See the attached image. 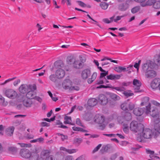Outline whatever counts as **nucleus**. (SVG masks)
Listing matches in <instances>:
<instances>
[{"label": "nucleus", "mask_w": 160, "mask_h": 160, "mask_svg": "<svg viewBox=\"0 0 160 160\" xmlns=\"http://www.w3.org/2000/svg\"><path fill=\"white\" fill-rule=\"evenodd\" d=\"M151 102L152 104L157 107H152V111L151 112V104L149 103L148 105L146 107L145 113L146 114L150 113V115L153 117H157L160 112V103L155 100L152 101Z\"/></svg>", "instance_id": "nucleus-1"}, {"label": "nucleus", "mask_w": 160, "mask_h": 160, "mask_svg": "<svg viewBox=\"0 0 160 160\" xmlns=\"http://www.w3.org/2000/svg\"><path fill=\"white\" fill-rule=\"evenodd\" d=\"M143 128V125L135 121H132L130 125V130L134 132L140 133Z\"/></svg>", "instance_id": "nucleus-2"}, {"label": "nucleus", "mask_w": 160, "mask_h": 160, "mask_svg": "<svg viewBox=\"0 0 160 160\" xmlns=\"http://www.w3.org/2000/svg\"><path fill=\"white\" fill-rule=\"evenodd\" d=\"M104 117L99 114L96 115L94 118V122L99 125V129L101 130H103L105 128V125L104 123Z\"/></svg>", "instance_id": "nucleus-3"}, {"label": "nucleus", "mask_w": 160, "mask_h": 160, "mask_svg": "<svg viewBox=\"0 0 160 160\" xmlns=\"http://www.w3.org/2000/svg\"><path fill=\"white\" fill-rule=\"evenodd\" d=\"M111 88L114 89L119 92H123V93L127 97L132 96L133 95V93L131 92V91H125V88L123 87H114L112 86Z\"/></svg>", "instance_id": "nucleus-4"}, {"label": "nucleus", "mask_w": 160, "mask_h": 160, "mask_svg": "<svg viewBox=\"0 0 160 160\" xmlns=\"http://www.w3.org/2000/svg\"><path fill=\"white\" fill-rule=\"evenodd\" d=\"M5 93L7 97L11 99L15 98L17 96V92L14 90L11 89L6 90Z\"/></svg>", "instance_id": "nucleus-5"}, {"label": "nucleus", "mask_w": 160, "mask_h": 160, "mask_svg": "<svg viewBox=\"0 0 160 160\" xmlns=\"http://www.w3.org/2000/svg\"><path fill=\"white\" fill-rule=\"evenodd\" d=\"M142 135L143 137L146 139H149L151 138L152 136V132L151 130L150 129H143Z\"/></svg>", "instance_id": "nucleus-6"}, {"label": "nucleus", "mask_w": 160, "mask_h": 160, "mask_svg": "<svg viewBox=\"0 0 160 160\" xmlns=\"http://www.w3.org/2000/svg\"><path fill=\"white\" fill-rule=\"evenodd\" d=\"M21 156L25 158H28L31 156V153L30 151L27 149L23 148L21 149L20 152Z\"/></svg>", "instance_id": "nucleus-7"}, {"label": "nucleus", "mask_w": 160, "mask_h": 160, "mask_svg": "<svg viewBox=\"0 0 160 160\" xmlns=\"http://www.w3.org/2000/svg\"><path fill=\"white\" fill-rule=\"evenodd\" d=\"M134 90L135 92H138L140 91V87L141 85V82L136 79H134L133 82Z\"/></svg>", "instance_id": "nucleus-8"}, {"label": "nucleus", "mask_w": 160, "mask_h": 160, "mask_svg": "<svg viewBox=\"0 0 160 160\" xmlns=\"http://www.w3.org/2000/svg\"><path fill=\"white\" fill-rule=\"evenodd\" d=\"M145 77L148 78H152L156 77V72L150 68L146 71L145 72Z\"/></svg>", "instance_id": "nucleus-9"}, {"label": "nucleus", "mask_w": 160, "mask_h": 160, "mask_svg": "<svg viewBox=\"0 0 160 160\" xmlns=\"http://www.w3.org/2000/svg\"><path fill=\"white\" fill-rule=\"evenodd\" d=\"M108 102V99L105 95L102 94L99 95L98 98V102L102 105H105Z\"/></svg>", "instance_id": "nucleus-10"}, {"label": "nucleus", "mask_w": 160, "mask_h": 160, "mask_svg": "<svg viewBox=\"0 0 160 160\" xmlns=\"http://www.w3.org/2000/svg\"><path fill=\"white\" fill-rule=\"evenodd\" d=\"M72 85V82L69 79L64 80L62 84V87L65 89H70Z\"/></svg>", "instance_id": "nucleus-11"}, {"label": "nucleus", "mask_w": 160, "mask_h": 160, "mask_svg": "<svg viewBox=\"0 0 160 160\" xmlns=\"http://www.w3.org/2000/svg\"><path fill=\"white\" fill-rule=\"evenodd\" d=\"M160 83V79L158 78L154 79L151 83V87L153 89H156L159 87Z\"/></svg>", "instance_id": "nucleus-12"}, {"label": "nucleus", "mask_w": 160, "mask_h": 160, "mask_svg": "<svg viewBox=\"0 0 160 160\" xmlns=\"http://www.w3.org/2000/svg\"><path fill=\"white\" fill-rule=\"evenodd\" d=\"M18 90L22 94H25L28 91V87L26 84H22L19 87Z\"/></svg>", "instance_id": "nucleus-13"}, {"label": "nucleus", "mask_w": 160, "mask_h": 160, "mask_svg": "<svg viewBox=\"0 0 160 160\" xmlns=\"http://www.w3.org/2000/svg\"><path fill=\"white\" fill-rule=\"evenodd\" d=\"M91 74L90 70L87 69L83 70L82 73V77L84 79H87Z\"/></svg>", "instance_id": "nucleus-14"}, {"label": "nucleus", "mask_w": 160, "mask_h": 160, "mask_svg": "<svg viewBox=\"0 0 160 160\" xmlns=\"http://www.w3.org/2000/svg\"><path fill=\"white\" fill-rule=\"evenodd\" d=\"M65 72L62 69H58L56 72V76L58 79L63 78L65 75Z\"/></svg>", "instance_id": "nucleus-15"}, {"label": "nucleus", "mask_w": 160, "mask_h": 160, "mask_svg": "<svg viewBox=\"0 0 160 160\" xmlns=\"http://www.w3.org/2000/svg\"><path fill=\"white\" fill-rule=\"evenodd\" d=\"M145 109L137 108L134 109L133 113L136 116H140L142 115L144 112Z\"/></svg>", "instance_id": "nucleus-16"}, {"label": "nucleus", "mask_w": 160, "mask_h": 160, "mask_svg": "<svg viewBox=\"0 0 160 160\" xmlns=\"http://www.w3.org/2000/svg\"><path fill=\"white\" fill-rule=\"evenodd\" d=\"M33 102L30 99H24L22 102L23 105L27 108L31 107L33 104Z\"/></svg>", "instance_id": "nucleus-17"}, {"label": "nucleus", "mask_w": 160, "mask_h": 160, "mask_svg": "<svg viewBox=\"0 0 160 160\" xmlns=\"http://www.w3.org/2000/svg\"><path fill=\"white\" fill-rule=\"evenodd\" d=\"M121 77V76L120 75L113 74H111L106 77L108 79L112 80H118Z\"/></svg>", "instance_id": "nucleus-18"}, {"label": "nucleus", "mask_w": 160, "mask_h": 160, "mask_svg": "<svg viewBox=\"0 0 160 160\" xmlns=\"http://www.w3.org/2000/svg\"><path fill=\"white\" fill-rule=\"evenodd\" d=\"M14 129L15 128L13 126L9 127L5 130V133L8 136H11L13 134Z\"/></svg>", "instance_id": "nucleus-19"}, {"label": "nucleus", "mask_w": 160, "mask_h": 160, "mask_svg": "<svg viewBox=\"0 0 160 160\" xmlns=\"http://www.w3.org/2000/svg\"><path fill=\"white\" fill-rule=\"evenodd\" d=\"M129 5L127 3H122L118 6V9L122 11H126L128 8Z\"/></svg>", "instance_id": "nucleus-20"}, {"label": "nucleus", "mask_w": 160, "mask_h": 160, "mask_svg": "<svg viewBox=\"0 0 160 160\" xmlns=\"http://www.w3.org/2000/svg\"><path fill=\"white\" fill-rule=\"evenodd\" d=\"M97 103V100L94 98L89 99L88 102V105L90 107H93Z\"/></svg>", "instance_id": "nucleus-21"}, {"label": "nucleus", "mask_w": 160, "mask_h": 160, "mask_svg": "<svg viewBox=\"0 0 160 160\" xmlns=\"http://www.w3.org/2000/svg\"><path fill=\"white\" fill-rule=\"evenodd\" d=\"M36 94V93L34 91H30L27 92L26 96L28 99H31L34 98Z\"/></svg>", "instance_id": "nucleus-22"}, {"label": "nucleus", "mask_w": 160, "mask_h": 160, "mask_svg": "<svg viewBox=\"0 0 160 160\" xmlns=\"http://www.w3.org/2000/svg\"><path fill=\"white\" fill-rule=\"evenodd\" d=\"M73 65L74 68L77 69H79L82 67V63L78 60L75 61Z\"/></svg>", "instance_id": "nucleus-23"}, {"label": "nucleus", "mask_w": 160, "mask_h": 160, "mask_svg": "<svg viewBox=\"0 0 160 160\" xmlns=\"http://www.w3.org/2000/svg\"><path fill=\"white\" fill-rule=\"evenodd\" d=\"M63 66L62 62L61 61H57L54 62V67L56 68H61Z\"/></svg>", "instance_id": "nucleus-24"}, {"label": "nucleus", "mask_w": 160, "mask_h": 160, "mask_svg": "<svg viewBox=\"0 0 160 160\" xmlns=\"http://www.w3.org/2000/svg\"><path fill=\"white\" fill-rule=\"evenodd\" d=\"M97 75V73L94 72L92 74L91 78L88 79V82L89 84H91L96 79Z\"/></svg>", "instance_id": "nucleus-25"}, {"label": "nucleus", "mask_w": 160, "mask_h": 160, "mask_svg": "<svg viewBox=\"0 0 160 160\" xmlns=\"http://www.w3.org/2000/svg\"><path fill=\"white\" fill-rule=\"evenodd\" d=\"M123 119L126 121H129L132 119V116L131 113L128 112H125L123 116Z\"/></svg>", "instance_id": "nucleus-26"}, {"label": "nucleus", "mask_w": 160, "mask_h": 160, "mask_svg": "<svg viewBox=\"0 0 160 160\" xmlns=\"http://www.w3.org/2000/svg\"><path fill=\"white\" fill-rule=\"evenodd\" d=\"M156 0H148L147 1L145 4H142V6L143 7H145L147 6H151L153 5L155 2Z\"/></svg>", "instance_id": "nucleus-27"}, {"label": "nucleus", "mask_w": 160, "mask_h": 160, "mask_svg": "<svg viewBox=\"0 0 160 160\" xmlns=\"http://www.w3.org/2000/svg\"><path fill=\"white\" fill-rule=\"evenodd\" d=\"M50 153V151L48 150H43L41 153V155L42 157H48Z\"/></svg>", "instance_id": "nucleus-28"}, {"label": "nucleus", "mask_w": 160, "mask_h": 160, "mask_svg": "<svg viewBox=\"0 0 160 160\" xmlns=\"http://www.w3.org/2000/svg\"><path fill=\"white\" fill-rule=\"evenodd\" d=\"M49 80L52 82H56L58 80V77L56 76V74H52L49 77Z\"/></svg>", "instance_id": "nucleus-29"}, {"label": "nucleus", "mask_w": 160, "mask_h": 160, "mask_svg": "<svg viewBox=\"0 0 160 160\" xmlns=\"http://www.w3.org/2000/svg\"><path fill=\"white\" fill-rule=\"evenodd\" d=\"M65 121L64 122V123L65 124H70L72 125H73L71 122L72 121L71 118L70 117L66 116L64 118Z\"/></svg>", "instance_id": "nucleus-30"}, {"label": "nucleus", "mask_w": 160, "mask_h": 160, "mask_svg": "<svg viewBox=\"0 0 160 160\" xmlns=\"http://www.w3.org/2000/svg\"><path fill=\"white\" fill-rule=\"evenodd\" d=\"M39 155L37 153H31L30 158V160H37L39 158Z\"/></svg>", "instance_id": "nucleus-31"}, {"label": "nucleus", "mask_w": 160, "mask_h": 160, "mask_svg": "<svg viewBox=\"0 0 160 160\" xmlns=\"http://www.w3.org/2000/svg\"><path fill=\"white\" fill-rule=\"evenodd\" d=\"M126 68L123 67L119 66L118 67H115L114 70L118 72H121L126 71Z\"/></svg>", "instance_id": "nucleus-32"}, {"label": "nucleus", "mask_w": 160, "mask_h": 160, "mask_svg": "<svg viewBox=\"0 0 160 160\" xmlns=\"http://www.w3.org/2000/svg\"><path fill=\"white\" fill-rule=\"evenodd\" d=\"M72 129L73 130L76 131H80L82 132H87L88 131L85 129H84L82 128L79 127H73L72 128Z\"/></svg>", "instance_id": "nucleus-33"}, {"label": "nucleus", "mask_w": 160, "mask_h": 160, "mask_svg": "<svg viewBox=\"0 0 160 160\" xmlns=\"http://www.w3.org/2000/svg\"><path fill=\"white\" fill-rule=\"evenodd\" d=\"M149 101V98L148 97H146L142 99V102L141 103L142 106H143L148 103Z\"/></svg>", "instance_id": "nucleus-34"}, {"label": "nucleus", "mask_w": 160, "mask_h": 160, "mask_svg": "<svg viewBox=\"0 0 160 160\" xmlns=\"http://www.w3.org/2000/svg\"><path fill=\"white\" fill-rule=\"evenodd\" d=\"M8 150L10 152L12 153H16L18 151V149L16 147H8Z\"/></svg>", "instance_id": "nucleus-35"}, {"label": "nucleus", "mask_w": 160, "mask_h": 160, "mask_svg": "<svg viewBox=\"0 0 160 160\" xmlns=\"http://www.w3.org/2000/svg\"><path fill=\"white\" fill-rule=\"evenodd\" d=\"M146 152L147 154H149V157L150 158H152L153 157V155L154 154V151H152L149 149H146Z\"/></svg>", "instance_id": "nucleus-36"}, {"label": "nucleus", "mask_w": 160, "mask_h": 160, "mask_svg": "<svg viewBox=\"0 0 160 160\" xmlns=\"http://www.w3.org/2000/svg\"><path fill=\"white\" fill-rule=\"evenodd\" d=\"M100 6L101 8L103 9H107L108 6V4L105 2H102L100 3Z\"/></svg>", "instance_id": "nucleus-37"}, {"label": "nucleus", "mask_w": 160, "mask_h": 160, "mask_svg": "<svg viewBox=\"0 0 160 160\" xmlns=\"http://www.w3.org/2000/svg\"><path fill=\"white\" fill-rule=\"evenodd\" d=\"M128 102H124L121 105V108L123 110H128Z\"/></svg>", "instance_id": "nucleus-38"}, {"label": "nucleus", "mask_w": 160, "mask_h": 160, "mask_svg": "<svg viewBox=\"0 0 160 160\" xmlns=\"http://www.w3.org/2000/svg\"><path fill=\"white\" fill-rule=\"evenodd\" d=\"M142 69L143 72L144 73L149 70L150 68H149V66L147 63H144L142 66Z\"/></svg>", "instance_id": "nucleus-39"}, {"label": "nucleus", "mask_w": 160, "mask_h": 160, "mask_svg": "<svg viewBox=\"0 0 160 160\" xmlns=\"http://www.w3.org/2000/svg\"><path fill=\"white\" fill-rule=\"evenodd\" d=\"M153 7L156 9L160 8V1L156 2L154 4L153 6Z\"/></svg>", "instance_id": "nucleus-40"}, {"label": "nucleus", "mask_w": 160, "mask_h": 160, "mask_svg": "<svg viewBox=\"0 0 160 160\" xmlns=\"http://www.w3.org/2000/svg\"><path fill=\"white\" fill-rule=\"evenodd\" d=\"M140 8L139 6H136L131 9V12L133 13H135L140 10Z\"/></svg>", "instance_id": "nucleus-41"}, {"label": "nucleus", "mask_w": 160, "mask_h": 160, "mask_svg": "<svg viewBox=\"0 0 160 160\" xmlns=\"http://www.w3.org/2000/svg\"><path fill=\"white\" fill-rule=\"evenodd\" d=\"M28 89H29L30 90V91H34L35 90L37 89L36 86L35 84H29L28 85Z\"/></svg>", "instance_id": "nucleus-42"}, {"label": "nucleus", "mask_w": 160, "mask_h": 160, "mask_svg": "<svg viewBox=\"0 0 160 160\" xmlns=\"http://www.w3.org/2000/svg\"><path fill=\"white\" fill-rule=\"evenodd\" d=\"M110 96L112 99L115 100H119L120 98L119 96L115 94H112Z\"/></svg>", "instance_id": "nucleus-43"}, {"label": "nucleus", "mask_w": 160, "mask_h": 160, "mask_svg": "<svg viewBox=\"0 0 160 160\" xmlns=\"http://www.w3.org/2000/svg\"><path fill=\"white\" fill-rule=\"evenodd\" d=\"M76 123L77 125L80 126L84 128H85V127L84 125H83L82 123V122L81 120L79 118H78L77 119Z\"/></svg>", "instance_id": "nucleus-44"}, {"label": "nucleus", "mask_w": 160, "mask_h": 160, "mask_svg": "<svg viewBox=\"0 0 160 160\" xmlns=\"http://www.w3.org/2000/svg\"><path fill=\"white\" fill-rule=\"evenodd\" d=\"M44 140V139L42 138H40L37 139L31 140L30 142L32 143L36 142H41Z\"/></svg>", "instance_id": "nucleus-45"}, {"label": "nucleus", "mask_w": 160, "mask_h": 160, "mask_svg": "<svg viewBox=\"0 0 160 160\" xmlns=\"http://www.w3.org/2000/svg\"><path fill=\"white\" fill-rule=\"evenodd\" d=\"M109 148V145H108L103 146L102 147L101 151L103 152H106L107 151Z\"/></svg>", "instance_id": "nucleus-46"}, {"label": "nucleus", "mask_w": 160, "mask_h": 160, "mask_svg": "<svg viewBox=\"0 0 160 160\" xmlns=\"http://www.w3.org/2000/svg\"><path fill=\"white\" fill-rule=\"evenodd\" d=\"M82 141V138H77L74 139L73 142L75 144H78L80 143Z\"/></svg>", "instance_id": "nucleus-47"}, {"label": "nucleus", "mask_w": 160, "mask_h": 160, "mask_svg": "<svg viewBox=\"0 0 160 160\" xmlns=\"http://www.w3.org/2000/svg\"><path fill=\"white\" fill-rule=\"evenodd\" d=\"M104 82V79L102 78L99 77V78L97 81L96 84L97 85L103 84Z\"/></svg>", "instance_id": "nucleus-48"}, {"label": "nucleus", "mask_w": 160, "mask_h": 160, "mask_svg": "<svg viewBox=\"0 0 160 160\" xmlns=\"http://www.w3.org/2000/svg\"><path fill=\"white\" fill-rule=\"evenodd\" d=\"M108 71H105V72H101L100 73V78H105V77L106 76V75H108Z\"/></svg>", "instance_id": "nucleus-49"}, {"label": "nucleus", "mask_w": 160, "mask_h": 160, "mask_svg": "<svg viewBox=\"0 0 160 160\" xmlns=\"http://www.w3.org/2000/svg\"><path fill=\"white\" fill-rule=\"evenodd\" d=\"M73 58L72 57H68L67 59V62L68 64H71L73 62Z\"/></svg>", "instance_id": "nucleus-50"}, {"label": "nucleus", "mask_w": 160, "mask_h": 160, "mask_svg": "<svg viewBox=\"0 0 160 160\" xmlns=\"http://www.w3.org/2000/svg\"><path fill=\"white\" fill-rule=\"evenodd\" d=\"M102 146V144H98V146H97L96 147H95L92 152V153H94L96 152H97L98 151V150Z\"/></svg>", "instance_id": "nucleus-51"}, {"label": "nucleus", "mask_w": 160, "mask_h": 160, "mask_svg": "<svg viewBox=\"0 0 160 160\" xmlns=\"http://www.w3.org/2000/svg\"><path fill=\"white\" fill-rule=\"evenodd\" d=\"M78 150L76 149H68L67 152L69 154H72L76 152Z\"/></svg>", "instance_id": "nucleus-52"}, {"label": "nucleus", "mask_w": 160, "mask_h": 160, "mask_svg": "<svg viewBox=\"0 0 160 160\" xmlns=\"http://www.w3.org/2000/svg\"><path fill=\"white\" fill-rule=\"evenodd\" d=\"M77 2L79 6L82 7H85L87 6L86 5L85 3L81 1H77Z\"/></svg>", "instance_id": "nucleus-53"}, {"label": "nucleus", "mask_w": 160, "mask_h": 160, "mask_svg": "<svg viewBox=\"0 0 160 160\" xmlns=\"http://www.w3.org/2000/svg\"><path fill=\"white\" fill-rule=\"evenodd\" d=\"M16 78V77H14L12 78H9V79L5 81L3 83L1 84L2 85H4L5 84H6V83H7V82H8L10 81H12V80H14Z\"/></svg>", "instance_id": "nucleus-54"}, {"label": "nucleus", "mask_w": 160, "mask_h": 160, "mask_svg": "<svg viewBox=\"0 0 160 160\" xmlns=\"http://www.w3.org/2000/svg\"><path fill=\"white\" fill-rule=\"evenodd\" d=\"M48 94L52 98V100L54 101H56L58 99L56 98H53L52 97L53 95L52 94V93L50 91H48Z\"/></svg>", "instance_id": "nucleus-55"}, {"label": "nucleus", "mask_w": 160, "mask_h": 160, "mask_svg": "<svg viewBox=\"0 0 160 160\" xmlns=\"http://www.w3.org/2000/svg\"><path fill=\"white\" fill-rule=\"evenodd\" d=\"M80 89L79 87L76 86H71L70 89L71 90H75L76 91H78Z\"/></svg>", "instance_id": "nucleus-56"}, {"label": "nucleus", "mask_w": 160, "mask_h": 160, "mask_svg": "<svg viewBox=\"0 0 160 160\" xmlns=\"http://www.w3.org/2000/svg\"><path fill=\"white\" fill-rule=\"evenodd\" d=\"M134 108V106L133 104L131 103H128V109H129L130 110H132Z\"/></svg>", "instance_id": "nucleus-57"}, {"label": "nucleus", "mask_w": 160, "mask_h": 160, "mask_svg": "<svg viewBox=\"0 0 160 160\" xmlns=\"http://www.w3.org/2000/svg\"><path fill=\"white\" fill-rule=\"evenodd\" d=\"M5 98L1 95H0V103L2 105H4Z\"/></svg>", "instance_id": "nucleus-58"}, {"label": "nucleus", "mask_w": 160, "mask_h": 160, "mask_svg": "<svg viewBox=\"0 0 160 160\" xmlns=\"http://www.w3.org/2000/svg\"><path fill=\"white\" fill-rule=\"evenodd\" d=\"M131 84V82H123L122 83V87L125 86L127 87L129 86Z\"/></svg>", "instance_id": "nucleus-59"}, {"label": "nucleus", "mask_w": 160, "mask_h": 160, "mask_svg": "<svg viewBox=\"0 0 160 160\" xmlns=\"http://www.w3.org/2000/svg\"><path fill=\"white\" fill-rule=\"evenodd\" d=\"M45 160H55V159L52 155H50L47 157Z\"/></svg>", "instance_id": "nucleus-60"}, {"label": "nucleus", "mask_w": 160, "mask_h": 160, "mask_svg": "<svg viewBox=\"0 0 160 160\" xmlns=\"http://www.w3.org/2000/svg\"><path fill=\"white\" fill-rule=\"evenodd\" d=\"M125 16H126V15L118 16H117L116 18L114 19L113 21L114 22H116L120 20L122 18H123Z\"/></svg>", "instance_id": "nucleus-61"}, {"label": "nucleus", "mask_w": 160, "mask_h": 160, "mask_svg": "<svg viewBox=\"0 0 160 160\" xmlns=\"http://www.w3.org/2000/svg\"><path fill=\"white\" fill-rule=\"evenodd\" d=\"M58 135H59L61 136V138L62 141H64L65 140L67 139L68 138V137L67 136H65L61 134H58Z\"/></svg>", "instance_id": "nucleus-62"}, {"label": "nucleus", "mask_w": 160, "mask_h": 160, "mask_svg": "<svg viewBox=\"0 0 160 160\" xmlns=\"http://www.w3.org/2000/svg\"><path fill=\"white\" fill-rule=\"evenodd\" d=\"M65 159V160H74L73 157L70 155L66 157Z\"/></svg>", "instance_id": "nucleus-63"}, {"label": "nucleus", "mask_w": 160, "mask_h": 160, "mask_svg": "<svg viewBox=\"0 0 160 160\" xmlns=\"http://www.w3.org/2000/svg\"><path fill=\"white\" fill-rule=\"evenodd\" d=\"M155 129L156 131L160 133V124L158 125V126H155Z\"/></svg>", "instance_id": "nucleus-64"}]
</instances>
